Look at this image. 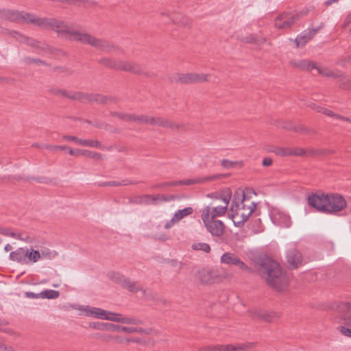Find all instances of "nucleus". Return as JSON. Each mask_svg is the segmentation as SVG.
Segmentation results:
<instances>
[{
	"label": "nucleus",
	"instance_id": "obj_1",
	"mask_svg": "<svg viewBox=\"0 0 351 351\" xmlns=\"http://www.w3.org/2000/svg\"><path fill=\"white\" fill-rule=\"evenodd\" d=\"M29 23L34 24L42 29L55 31L62 38L89 45L106 53L114 52L117 54L124 53L121 47L80 31L75 23L64 22L54 18H37L33 14L30 15Z\"/></svg>",
	"mask_w": 351,
	"mask_h": 351
},
{
	"label": "nucleus",
	"instance_id": "obj_2",
	"mask_svg": "<svg viewBox=\"0 0 351 351\" xmlns=\"http://www.w3.org/2000/svg\"><path fill=\"white\" fill-rule=\"evenodd\" d=\"M259 272L268 285L278 291H284L289 285V276L283 272L280 265L269 256L261 259Z\"/></svg>",
	"mask_w": 351,
	"mask_h": 351
},
{
	"label": "nucleus",
	"instance_id": "obj_3",
	"mask_svg": "<svg viewBox=\"0 0 351 351\" xmlns=\"http://www.w3.org/2000/svg\"><path fill=\"white\" fill-rule=\"evenodd\" d=\"M256 208V204L245 197L243 191L237 190L230 208L233 222L237 226L243 224L247 220Z\"/></svg>",
	"mask_w": 351,
	"mask_h": 351
},
{
	"label": "nucleus",
	"instance_id": "obj_4",
	"mask_svg": "<svg viewBox=\"0 0 351 351\" xmlns=\"http://www.w3.org/2000/svg\"><path fill=\"white\" fill-rule=\"evenodd\" d=\"M78 309L84 311L86 316L97 319L133 325H141L143 323V320L139 318L134 317H126L122 314L112 313L100 308L90 306H82L78 308Z\"/></svg>",
	"mask_w": 351,
	"mask_h": 351
},
{
	"label": "nucleus",
	"instance_id": "obj_5",
	"mask_svg": "<svg viewBox=\"0 0 351 351\" xmlns=\"http://www.w3.org/2000/svg\"><path fill=\"white\" fill-rule=\"evenodd\" d=\"M232 197V191L229 188L221 191L218 195H215L216 199L221 200L220 205H217L215 202L211 205L204 207L202 210L201 217L206 214L208 210V218L215 219L218 217L223 216L228 208Z\"/></svg>",
	"mask_w": 351,
	"mask_h": 351
},
{
	"label": "nucleus",
	"instance_id": "obj_6",
	"mask_svg": "<svg viewBox=\"0 0 351 351\" xmlns=\"http://www.w3.org/2000/svg\"><path fill=\"white\" fill-rule=\"evenodd\" d=\"M60 95L71 99H78L82 101L87 100L90 102H97L103 104L116 103L117 99L112 96H106L99 94L84 95L80 93H69L64 90H58Z\"/></svg>",
	"mask_w": 351,
	"mask_h": 351
},
{
	"label": "nucleus",
	"instance_id": "obj_7",
	"mask_svg": "<svg viewBox=\"0 0 351 351\" xmlns=\"http://www.w3.org/2000/svg\"><path fill=\"white\" fill-rule=\"evenodd\" d=\"M326 213H336L343 210L347 206L346 199L338 193L326 195Z\"/></svg>",
	"mask_w": 351,
	"mask_h": 351
},
{
	"label": "nucleus",
	"instance_id": "obj_8",
	"mask_svg": "<svg viewBox=\"0 0 351 351\" xmlns=\"http://www.w3.org/2000/svg\"><path fill=\"white\" fill-rule=\"evenodd\" d=\"M208 75L204 73H175L170 77L171 82L180 84H193L203 82L208 80Z\"/></svg>",
	"mask_w": 351,
	"mask_h": 351
},
{
	"label": "nucleus",
	"instance_id": "obj_9",
	"mask_svg": "<svg viewBox=\"0 0 351 351\" xmlns=\"http://www.w3.org/2000/svg\"><path fill=\"white\" fill-rule=\"evenodd\" d=\"M173 197H168L159 194L156 195H135L129 198V203L133 204H154L156 205L161 202H168L173 199Z\"/></svg>",
	"mask_w": 351,
	"mask_h": 351
},
{
	"label": "nucleus",
	"instance_id": "obj_10",
	"mask_svg": "<svg viewBox=\"0 0 351 351\" xmlns=\"http://www.w3.org/2000/svg\"><path fill=\"white\" fill-rule=\"evenodd\" d=\"M223 176L221 174H217L209 177H205L204 178H196V179H188V180H176V181H171V182H165L158 183L152 188L153 189H158L163 187H173L179 185H191L196 183H200L206 181H210L215 179L223 178Z\"/></svg>",
	"mask_w": 351,
	"mask_h": 351
},
{
	"label": "nucleus",
	"instance_id": "obj_11",
	"mask_svg": "<svg viewBox=\"0 0 351 351\" xmlns=\"http://www.w3.org/2000/svg\"><path fill=\"white\" fill-rule=\"evenodd\" d=\"M31 14L18 10L0 9V19L12 22L29 23Z\"/></svg>",
	"mask_w": 351,
	"mask_h": 351
},
{
	"label": "nucleus",
	"instance_id": "obj_12",
	"mask_svg": "<svg viewBox=\"0 0 351 351\" xmlns=\"http://www.w3.org/2000/svg\"><path fill=\"white\" fill-rule=\"evenodd\" d=\"M208 212V210L206 211ZM208 213H206L202 218L206 230L214 237H221L224 232V224L221 220L208 218Z\"/></svg>",
	"mask_w": 351,
	"mask_h": 351
},
{
	"label": "nucleus",
	"instance_id": "obj_13",
	"mask_svg": "<svg viewBox=\"0 0 351 351\" xmlns=\"http://www.w3.org/2000/svg\"><path fill=\"white\" fill-rule=\"evenodd\" d=\"M301 15L300 14H291L283 12L280 14L275 19V27L280 29H287L291 27L295 21L298 20Z\"/></svg>",
	"mask_w": 351,
	"mask_h": 351
},
{
	"label": "nucleus",
	"instance_id": "obj_14",
	"mask_svg": "<svg viewBox=\"0 0 351 351\" xmlns=\"http://www.w3.org/2000/svg\"><path fill=\"white\" fill-rule=\"evenodd\" d=\"M220 262L224 265L237 266L243 271L248 272L252 271V269L234 253L226 252L223 254L220 258Z\"/></svg>",
	"mask_w": 351,
	"mask_h": 351
},
{
	"label": "nucleus",
	"instance_id": "obj_15",
	"mask_svg": "<svg viewBox=\"0 0 351 351\" xmlns=\"http://www.w3.org/2000/svg\"><path fill=\"white\" fill-rule=\"evenodd\" d=\"M272 222L280 226L289 227L291 224L290 217L278 208H272L269 212Z\"/></svg>",
	"mask_w": 351,
	"mask_h": 351
},
{
	"label": "nucleus",
	"instance_id": "obj_16",
	"mask_svg": "<svg viewBox=\"0 0 351 351\" xmlns=\"http://www.w3.org/2000/svg\"><path fill=\"white\" fill-rule=\"evenodd\" d=\"M117 70L130 72L136 75H142L145 76L152 77L154 76V74L149 75L148 73L143 72L141 66L139 64L128 60H119L118 69Z\"/></svg>",
	"mask_w": 351,
	"mask_h": 351
},
{
	"label": "nucleus",
	"instance_id": "obj_17",
	"mask_svg": "<svg viewBox=\"0 0 351 351\" xmlns=\"http://www.w3.org/2000/svg\"><path fill=\"white\" fill-rule=\"evenodd\" d=\"M308 204L320 212H326V195L324 193H312L307 198Z\"/></svg>",
	"mask_w": 351,
	"mask_h": 351
},
{
	"label": "nucleus",
	"instance_id": "obj_18",
	"mask_svg": "<svg viewBox=\"0 0 351 351\" xmlns=\"http://www.w3.org/2000/svg\"><path fill=\"white\" fill-rule=\"evenodd\" d=\"M286 258L291 269H297L302 264V256L295 248H291L287 251Z\"/></svg>",
	"mask_w": 351,
	"mask_h": 351
},
{
	"label": "nucleus",
	"instance_id": "obj_19",
	"mask_svg": "<svg viewBox=\"0 0 351 351\" xmlns=\"http://www.w3.org/2000/svg\"><path fill=\"white\" fill-rule=\"evenodd\" d=\"M276 154L280 156H303L306 155V151L300 147H276L273 151Z\"/></svg>",
	"mask_w": 351,
	"mask_h": 351
},
{
	"label": "nucleus",
	"instance_id": "obj_20",
	"mask_svg": "<svg viewBox=\"0 0 351 351\" xmlns=\"http://www.w3.org/2000/svg\"><path fill=\"white\" fill-rule=\"evenodd\" d=\"M110 331H118L126 333L149 334L151 330L143 328L141 327H128L112 324Z\"/></svg>",
	"mask_w": 351,
	"mask_h": 351
},
{
	"label": "nucleus",
	"instance_id": "obj_21",
	"mask_svg": "<svg viewBox=\"0 0 351 351\" xmlns=\"http://www.w3.org/2000/svg\"><path fill=\"white\" fill-rule=\"evenodd\" d=\"M317 29H312L308 32H302L295 38V44L298 47L304 46L308 41L311 40L317 33Z\"/></svg>",
	"mask_w": 351,
	"mask_h": 351
},
{
	"label": "nucleus",
	"instance_id": "obj_22",
	"mask_svg": "<svg viewBox=\"0 0 351 351\" xmlns=\"http://www.w3.org/2000/svg\"><path fill=\"white\" fill-rule=\"evenodd\" d=\"M26 254L25 247H19L15 251L10 252L9 258L12 261L25 265Z\"/></svg>",
	"mask_w": 351,
	"mask_h": 351
},
{
	"label": "nucleus",
	"instance_id": "obj_23",
	"mask_svg": "<svg viewBox=\"0 0 351 351\" xmlns=\"http://www.w3.org/2000/svg\"><path fill=\"white\" fill-rule=\"evenodd\" d=\"M291 64L294 67L303 71H311L316 68L315 62L308 60H295Z\"/></svg>",
	"mask_w": 351,
	"mask_h": 351
},
{
	"label": "nucleus",
	"instance_id": "obj_24",
	"mask_svg": "<svg viewBox=\"0 0 351 351\" xmlns=\"http://www.w3.org/2000/svg\"><path fill=\"white\" fill-rule=\"evenodd\" d=\"M25 252H27L25 265H28L31 263H36L41 258V255L38 250H34L33 248L29 249L26 247Z\"/></svg>",
	"mask_w": 351,
	"mask_h": 351
},
{
	"label": "nucleus",
	"instance_id": "obj_25",
	"mask_svg": "<svg viewBox=\"0 0 351 351\" xmlns=\"http://www.w3.org/2000/svg\"><path fill=\"white\" fill-rule=\"evenodd\" d=\"M36 49V51H46V49H49V46L40 43L38 40L27 37L25 43Z\"/></svg>",
	"mask_w": 351,
	"mask_h": 351
},
{
	"label": "nucleus",
	"instance_id": "obj_26",
	"mask_svg": "<svg viewBox=\"0 0 351 351\" xmlns=\"http://www.w3.org/2000/svg\"><path fill=\"white\" fill-rule=\"evenodd\" d=\"M122 287L133 293H136L138 291H141L143 292V295L145 294V291L142 289L136 282H132L128 278H126L123 281Z\"/></svg>",
	"mask_w": 351,
	"mask_h": 351
},
{
	"label": "nucleus",
	"instance_id": "obj_27",
	"mask_svg": "<svg viewBox=\"0 0 351 351\" xmlns=\"http://www.w3.org/2000/svg\"><path fill=\"white\" fill-rule=\"evenodd\" d=\"M119 59H112L109 58H101L98 60L99 63L103 66L117 70L119 64Z\"/></svg>",
	"mask_w": 351,
	"mask_h": 351
},
{
	"label": "nucleus",
	"instance_id": "obj_28",
	"mask_svg": "<svg viewBox=\"0 0 351 351\" xmlns=\"http://www.w3.org/2000/svg\"><path fill=\"white\" fill-rule=\"evenodd\" d=\"M155 125L161 126L163 128H169L173 130L178 129L179 125L176 123H172L169 120L164 119L161 117L156 118Z\"/></svg>",
	"mask_w": 351,
	"mask_h": 351
},
{
	"label": "nucleus",
	"instance_id": "obj_29",
	"mask_svg": "<svg viewBox=\"0 0 351 351\" xmlns=\"http://www.w3.org/2000/svg\"><path fill=\"white\" fill-rule=\"evenodd\" d=\"M193 209L191 207H186L183 209H180L177 210L174 215L173 217L174 219L179 222L181 219H182L184 217L190 215L193 213Z\"/></svg>",
	"mask_w": 351,
	"mask_h": 351
},
{
	"label": "nucleus",
	"instance_id": "obj_30",
	"mask_svg": "<svg viewBox=\"0 0 351 351\" xmlns=\"http://www.w3.org/2000/svg\"><path fill=\"white\" fill-rule=\"evenodd\" d=\"M315 69H316L320 75H322L326 77L339 78L343 76L341 73H334L333 71L326 67H317L316 66V68Z\"/></svg>",
	"mask_w": 351,
	"mask_h": 351
},
{
	"label": "nucleus",
	"instance_id": "obj_31",
	"mask_svg": "<svg viewBox=\"0 0 351 351\" xmlns=\"http://www.w3.org/2000/svg\"><path fill=\"white\" fill-rule=\"evenodd\" d=\"M170 20L173 23H178L182 26L189 27L191 25V20L186 16L178 15L175 17H171Z\"/></svg>",
	"mask_w": 351,
	"mask_h": 351
},
{
	"label": "nucleus",
	"instance_id": "obj_32",
	"mask_svg": "<svg viewBox=\"0 0 351 351\" xmlns=\"http://www.w3.org/2000/svg\"><path fill=\"white\" fill-rule=\"evenodd\" d=\"M111 324L110 323H104L99 322H93L89 323V326L93 329H97L99 330H111Z\"/></svg>",
	"mask_w": 351,
	"mask_h": 351
},
{
	"label": "nucleus",
	"instance_id": "obj_33",
	"mask_svg": "<svg viewBox=\"0 0 351 351\" xmlns=\"http://www.w3.org/2000/svg\"><path fill=\"white\" fill-rule=\"evenodd\" d=\"M241 41L246 43H254L257 45H261L266 42V38H263L258 39L256 38L255 35L250 34L245 37L242 38Z\"/></svg>",
	"mask_w": 351,
	"mask_h": 351
},
{
	"label": "nucleus",
	"instance_id": "obj_34",
	"mask_svg": "<svg viewBox=\"0 0 351 351\" xmlns=\"http://www.w3.org/2000/svg\"><path fill=\"white\" fill-rule=\"evenodd\" d=\"M191 248L195 251H202L205 253H209L211 250L210 247L208 243L201 242L193 243Z\"/></svg>",
	"mask_w": 351,
	"mask_h": 351
},
{
	"label": "nucleus",
	"instance_id": "obj_35",
	"mask_svg": "<svg viewBox=\"0 0 351 351\" xmlns=\"http://www.w3.org/2000/svg\"><path fill=\"white\" fill-rule=\"evenodd\" d=\"M40 298L47 299H56L58 298L60 293L58 291L47 289L40 293Z\"/></svg>",
	"mask_w": 351,
	"mask_h": 351
},
{
	"label": "nucleus",
	"instance_id": "obj_36",
	"mask_svg": "<svg viewBox=\"0 0 351 351\" xmlns=\"http://www.w3.org/2000/svg\"><path fill=\"white\" fill-rule=\"evenodd\" d=\"M40 254L41 258L52 259L57 256V252L55 250H50L48 248H43L40 250Z\"/></svg>",
	"mask_w": 351,
	"mask_h": 351
},
{
	"label": "nucleus",
	"instance_id": "obj_37",
	"mask_svg": "<svg viewBox=\"0 0 351 351\" xmlns=\"http://www.w3.org/2000/svg\"><path fill=\"white\" fill-rule=\"evenodd\" d=\"M128 184V182L123 180L121 182L117 181H109V182H104L99 184L100 186H125Z\"/></svg>",
	"mask_w": 351,
	"mask_h": 351
},
{
	"label": "nucleus",
	"instance_id": "obj_38",
	"mask_svg": "<svg viewBox=\"0 0 351 351\" xmlns=\"http://www.w3.org/2000/svg\"><path fill=\"white\" fill-rule=\"evenodd\" d=\"M238 351H248L256 346V343L247 342L237 344Z\"/></svg>",
	"mask_w": 351,
	"mask_h": 351
},
{
	"label": "nucleus",
	"instance_id": "obj_39",
	"mask_svg": "<svg viewBox=\"0 0 351 351\" xmlns=\"http://www.w3.org/2000/svg\"><path fill=\"white\" fill-rule=\"evenodd\" d=\"M110 278L113 281L120 284L121 286L123 284V281L126 279L123 276L119 274V273L113 272L110 274Z\"/></svg>",
	"mask_w": 351,
	"mask_h": 351
},
{
	"label": "nucleus",
	"instance_id": "obj_40",
	"mask_svg": "<svg viewBox=\"0 0 351 351\" xmlns=\"http://www.w3.org/2000/svg\"><path fill=\"white\" fill-rule=\"evenodd\" d=\"M351 310V303L348 302H341L337 306V311L339 313H346Z\"/></svg>",
	"mask_w": 351,
	"mask_h": 351
},
{
	"label": "nucleus",
	"instance_id": "obj_41",
	"mask_svg": "<svg viewBox=\"0 0 351 351\" xmlns=\"http://www.w3.org/2000/svg\"><path fill=\"white\" fill-rule=\"evenodd\" d=\"M62 138L64 141H72L76 145H82L83 139L79 138L75 136H71V135H63L62 136Z\"/></svg>",
	"mask_w": 351,
	"mask_h": 351
},
{
	"label": "nucleus",
	"instance_id": "obj_42",
	"mask_svg": "<svg viewBox=\"0 0 351 351\" xmlns=\"http://www.w3.org/2000/svg\"><path fill=\"white\" fill-rule=\"evenodd\" d=\"M101 145L100 143L96 140H85L83 139L82 146L90 147H99Z\"/></svg>",
	"mask_w": 351,
	"mask_h": 351
},
{
	"label": "nucleus",
	"instance_id": "obj_43",
	"mask_svg": "<svg viewBox=\"0 0 351 351\" xmlns=\"http://www.w3.org/2000/svg\"><path fill=\"white\" fill-rule=\"evenodd\" d=\"M132 118V121L136 123L146 124L147 123V115L141 114L136 115L134 114V116H130Z\"/></svg>",
	"mask_w": 351,
	"mask_h": 351
},
{
	"label": "nucleus",
	"instance_id": "obj_44",
	"mask_svg": "<svg viewBox=\"0 0 351 351\" xmlns=\"http://www.w3.org/2000/svg\"><path fill=\"white\" fill-rule=\"evenodd\" d=\"M219 351H238L237 344L219 345Z\"/></svg>",
	"mask_w": 351,
	"mask_h": 351
},
{
	"label": "nucleus",
	"instance_id": "obj_45",
	"mask_svg": "<svg viewBox=\"0 0 351 351\" xmlns=\"http://www.w3.org/2000/svg\"><path fill=\"white\" fill-rule=\"evenodd\" d=\"M83 156L96 160L101 159V155L100 154L86 149L83 152Z\"/></svg>",
	"mask_w": 351,
	"mask_h": 351
},
{
	"label": "nucleus",
	"instance_id": "obj_46",
	"mask_svg": "<svg viewBox=\"0 0 351 351\" xmlns=\"http://www.w3.org/2000/svg\"><path fill=\"white\" fill-rule=\"evenodd\" d=\"M23 62L25 64H44L45 62L37 58H32L30 57H25L23 58Z\"/></svg>",
	"mask_w": 351,
	"mask_h": 351
},
{
	"label": "nucleus",
	"instance_id": "obj_47",
	"mask_svg": "<svg viewBox=\"0 0 351 351\" xmlns=\"http://www.w3.org/2000/svg\"><path fill=\"white\" fill-rule=\"evenodd\" d=\"M112 116L117 117L120 119L126 120V121H132V118L130 116H134V114H124L120 112H113L112 113Z\"/></svg>",
	"mask_w": 351,
	"mask_h": 351
},
{
	"label": "nucleus",
	"instance_id": "obj_48",
	"mask_svg": "<svg viewBox=\"0 0 351 351\" xmlns=\"http://www.w3.org/2000/svg\"><path fill=\"white\" fill-rule=\"evenodd\" d=\"M10 233L14 235V237H12V238L20 239V240L23 241L27 243L32 242V239L29 236L23 237L21 234L14 233V232H12L10 230Z\"/></svg>",
	"mask_w": 351,
	"mask_h": 351
},
{
	"label": "nucleus",
	"instance_id": "obj_49",
	"mask_svg": "<svg viewBox=\"0 0 351 351\" xmlns=\"http://www.w3.org/2000/svg\"><path fill=\"white\" fill-rule=\"evenodd\" d=\"M281 127L289 130L299 131V130L296 127H295L293 123H291V121L282 122Z\"/></svg>",
	"mask_w": 351,
	"mask_h": 351
},
{
	"label": "nucleus",
	"instance_id": "obj_50",
	"mask_svg": "<svg viewBox=\"0 0 351 351\" xmlns=\"http://www.w3.org/2000/svg\"><path fill=\"white\" fill-rule=\"evenodd\" d=\"M45 147L51 151H58V150H65L67 149V146L66 145H47Z\"/></svg>",
	"mask_w": 351,
	"mask_h": 351
},
{
	"label": "nucleus",
	"instance_id": "obj_51",
	"mask_svg": "<svg viewBox=\"0 0 351 351\" xmlns=\"http://www.w3.org/2000/svg\"><path fill=\"white\" fill-rule=\"evenodd\" d=\"M316 111L318 112L323 113L329 117H336V114L332 111L322 107L316 108Z\"/></svg>",
	"mask_w": 351,
	"mask_h": 351
},
{
	"label": "nucleus",
	"instance_id": "obj_52",
	"mask_svg": "<svg viewBox=\"0 0 351 351\" xmlns=\"http://www.w3.org/2000/svg\"><path fill=\"white\" fill-rule=\"evenodd\" d=\"M341 333L348 337H351V328H346V326H341L338 328Z\"/></svg>",
	"mask_w": 351,
	"mask_h": 351
},
{
	"label": "nucleus",
	"instance_id": "obj_53",
	"mask_svg": "<svg viewBox=\"0 0 351 351\" xmlns=\"http://www.w3.org/2000/svg\"><path fill=\"white\" fill-rule=\"evenodd\" d=\"M108 339H114L117 342L121 343H129L130 342H134V339H133L132 338L123 339V338H119L118 337H108Z\"/></svg>",
	"mask_w": 351,
	"mask_h": 351
},
{
	"label": "nucleus",
	"instance_id": "obj_54",
	"mask_svg": "<svg viewBox=\"0 0 351 351\" xmlns=\"http://www.w3.org/2000/svg\"><path fill=\"white\" fill-rule=\"evenodd\" d=\"M46 51H49L51 53L55 54V55H60V56L65 55V53L62 50H61L60 49L53 48L52 47H50V46H49V49H46Z\"/></svg>",
	"mask_w": 351,
	"mask_h": 351
},
{
	"label": "nucleus",
	"instance_id": "obj_55",
	"mask_svg": "<svg viewBox=\"0 0 351 351\" xmlns=\"http://www.w3.org/2000/svg\"><path fill=\"white\" fill-rule=\"evenodd\" d=\"M234 162L230 161V160H227V159H223L221 162V165L223 168H226V169H230V168L234 166Z\"/></svg>",
	"mask_w": 351,
	"mask_h": 351
},
{
	"label": "nucleus",
	"instance_id": "obj_56",
	"mask_svg": "<svg viewBox=\"0 0 351 351\" xmlns=\"http://www.w3.org/2000/svg\"><path fill=\"white\" fill-rule=\"evenodd\" d=\"M198 351H219V345H216L214 346H205L200 348Z\"/></svg>",
	"mask_w": 351,
	"mask_h": 351
},
{
	"label": "nucleus",
	"instance_id": "obj_57",
	"mask_svg": "<svg viewBox=\"0 0 351 351\" xmlns=\"http://www.w3.org/2000/svg\"><path fill=\"white\" fill-rule=\"evenodd\" d=\"M169 263L171 267L176 268L178 270H180L182 269V262L178 261L176 260H171L169 261Z\"/></svg>",
	"mask_w": 351,
	"mask_h": 351
},
{
	"label": "nucleus",
	"instance_id": "obj_58",
	"mask_svg": "<svg viewBox=\"0 0 351 351\" xmlns=\"http://www.w3.org/2000/svg\"><path fill=\"white\" fill-rule=\"evenodd\" d=\"M176 223H178V221L173 217L169 221L166 222L165 224V228L169 229Z\"/></svg>",
	"mask_w": 351,
	"mask_h": 351
},
{
	"label": "nucleus",
	"instance_id": "obj_59",
	"mask_svg": "<svg viewBox=\"0 0 351 351\" xmlns=\"http://www.w3.org/2000/svg\"><path fill=\"white\" fill-rule=\"evenodd\" d=\"M0 234L7 237H14L12 234L10 233V229L4 228L0 226Z\"/></svg>",
	"mask_w": 351,
	"mask_h": 351
},
{
	"label": "nucleus",
	"instance_id": "obj_60",
	"mask_svg": "<svg viewBox=\"0 0 351 351\" xmlns=\"http://www.w3.org/2000/svg\"><path fill=\"white\" fill-rule=\"evenodd\" d=\"M25 296L29 298H40V294L39 293H34L31 291H27L25 293Z\"/></svg>",
	"mask_w": 351,
	"mask_h": 351
},
{
	"label": "nucleus",
	"instance_id": "obj_61",
	"mask_svg": "<svg viewBox=\"0 0 351 351\" xmlns=\"http://www.w3.org/2000/svg\"><path fill=\"white\" fill-rule=\"evenodd\" d=\"M348 84H346V82H340L339 83V86L341 88H345V89H350L351 90V82H349L348 81H347Z\"/></svg>",
	"mask_w": 351,
	"mask_h": 351
},
{
	"label": "nucleus",
	"instance_id": "obj_62",
	"mask_svg": "<svg viewBox=\"0 0 351 351\" xmlns=\"http://www.w3.org/2000/svg\"><path fill=\"white\" fill-rule=\"evenodd\" d=\"M262 163L263 166L268 167L272 164V160L270 158H265Z\"/></svg>",
	"mask_w": 351,
	"mask_h": 351
},
{
	"label": "nucleus",
	"instance_id": "obj_63",
	"mask_svg": "<svg viewBox=\"0 0 351 351\" xmlns=\"http://www.w3.org/2000/svg\"><path fill=\"white\" fill-rule=\"evenodd\" d=\"M27 38V36H25L21 34H19V35L16 38V40L21 43H25Z\"/></svg>",
	"mask_w": 351,
	"mask_h": 351
},
{
	"label": "nucleus",
	"instance_id": "obj_64",
	"mask_svg": "<svg viewBox=\"0 0 351 351\" xmlns=\"http://www.w3.org/2000/svg\"><path fill=\"white\" fill-rule=\"evenodd\" d=\"M344 324L351 328V315L343 318Z\"/></svg>",
	"mask_w": 351,
	"mask_h": 351
}]
</instances>
